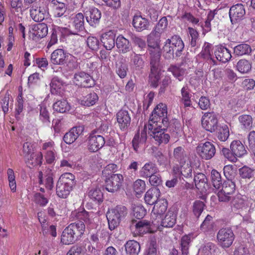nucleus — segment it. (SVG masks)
I'll list each match as a JSON object with an SVG mask.
<instances>
[{"mask_svg": "<svg viewBox=\"0 0 255 255\" xmlns=\"http://www.w3.org/2000/svg\"><path fill=\"white\" fill-rule=\"evenodd\" d=\"M168 124L167 106L164 104L160 103L152 112L148 125H150V128H153L156 125L168 126Z\"/></svg>", "mask_w": 255, "mask_h": 255, "instance_id": "nucleus-1", "label": "nucleus"}, {"mask_svg": "<svg viewBox=\"0 0 255 255\" xmlns=\"http://www.w3.org/2000/svg\"><path fill=\"white\" fill-rule=\"evenodd\" d=\"M127 214V209L123 206H117L107 213L109 229L112 231L119 225Z\"/></svg>", "mask_w": 255, "mask_h": 255, "instance_id": "nucleus-2", "label": "nucleus"}, {"mask_svg": "<svg viewBox=\"0 0 255 255\" xmlns=\"http://www.w3.org/2000/svg\"><path fill=\"white\" fill-rule=\"evenodd\" d=\"M235 239V235L230 228H223L219 230L217 235L218 245L224 249L232 246Z\"/></svg>", "mask_w": 255, "mask_h": 255, "instance_id": "nucleus-3", "label": "nucleus"}, {"mask_svg": "<svg viewBox=\"0 0 255 255\" xmlns=\"http://www.w3.org/2000/svg\"><path fill=\"white\" fill-rule=\"evenodd\" d=\"M168 126L156 125L153 128H150V125H147L149 133L159 143H167L169 140L170 136L167 133H165L164 130Z\"/></svg>", "mask_w": 255, "mask_h": 255, "instance_id": "nucleus-4", "label": "nucleus"}, {"mask_svg": "<svg viewBox=\"0 0 255 255\" xmlns=\"http://www.w3.org/2000/svg\"><path fill=\"white\" fill-rule=\"evenodd\" d=\"M167 202L164 199H160L154 204L151 215L153 219L152 223L155 226L159 225L162 215L165 212L167 208Z\"/></svg>", "mask_w": 255, "mask_h": 255, "instance_id": "nucleus-5", "label": "nucleus"}, {"mask_svg": "<svg viewBox=\"0 0 255 255\" xmlns=\"http://www.w3.org/2000/svg\"><path fill=\"white\" fill-rule=\"evenodd\" d=\"M196 151L201 158L209 160L215 155L216 148L212 143L206 141L203 143H200L196 147Z\"/></svg>", "mask_w": 255, "mask_h": 255, "instance_id": "nucleus-6", "label": "nucleus"}, {"mask_svg": "<svg viewBox=\"0 0 255 255\" xmlns=\"http://www.w3.org/2000/svg\"><path fill=\"white\" fill-rule=\"evenodd\" d=\"M124 181V177L121 174H112L106 180V189L110 192L118 191L122 186Z\"/></svg>", "mask_w": 255, "mask_h": 255, "instance_id": "nucleus-7", "label": "nucleus"}, {"mask_svg": "<svg viewBox=\"0 0 255 255\" xmlns=\"http://www.w3.org/2000/svg\"><path fill=\"white\" fill-rule=\"evenodd\" d=\"M202 125L206 130L214 132L218 127V120L214 113H206L202 118Z\"/></svg>", "mask_w": 255, "mask_h": 255, "instance_id": "nucleus-8", "label": "nucleus"}, {"mask_svg": "<svg viewBox=\"0 0 255 255\" xmlns=\"http://www.w3.org/2000/svg\"><path fill=\"white\" fill-rule=\"evenodd\" d=\"M48 33V27L44 23H39L34 24L32 27V31L30 34V38L35 41H38L44 37Z\"/></svg>", "mask_w": 255, "mask_h": 255, "instance_id": "nucleus-9", "label": "nucleus"}, {"mask_svg": "<svg viewBox=\"0 0 255 255\" xmlns=\"http://www.w3.org/2000/svg\"><path fill=\"white\" fill-rule=\"evenodd\" d=\"M74 83L78 86L89 88L94 85V81L92 77L84 72L76 73L74 78Z\"/></svg>", "mask_w": 255, "mask_h": 255, "instance_id": "nucleus-10", "label": "nucleus"}, {"mask_svg": "<svg viewBox=\"0 0 255 255\" xmlns=\"http://www.w3.org/2000/svg\"><path fill=\"white\" fill-rule=\"evenodd\" d=\"M104 138L95 132L90 134L88 140V149L92 152H96L101 148L105 144Z\"/></svg>", "mask_w": 255, "mask_h": 255, "instance_id": "nucleus-11", "label": "nucleus"}, {"mask_svg": "<svg viewBox=\"0 0 255 255\" xmlns=\"http://www.w3.org/2000/svg\"><path fill=\"white\" fill-rule=\"evenodd\" d=\"M54 142L50 140L43 143L42 150L46 161L48 164H51L54 162L56 158V152L54 149Z\"/></svg>", "mask_w": 255, "mask_h": 255, "instance_id": "nucleus-12", "label": "nucleus"}, {"mask_svg": "<svg viewBox=\"0 0 255 255\" xmlns=\"http://www.w3.org/2000/svg\"><path fill=\"white\" fill-rule=\"evenodd\" d=\"M117 120L120 128L125 130L130 126L131 118L129 113L126 110H120L117 114Z\"/></svg>", "mask_w": 255, "mask_h": 255, "instance_id": "nucleus-13", "label": "nucleus"}, {"mask_svg": "<svg viewBox=\"0 0 255 255\" xmlns=\"http://www.w3.org/2000/svg\"><path fill=\"white\" fill-rule=\"evenodd\" d=\"M150 71L152 73L160 72L161 69V64L160 62L161 54L160 50L153 51L150 49Z\"/></svg>", "mask_w": 255, "mask_h": 255, "instance_id": "nucleus-14", "label": "nucleus"}, {"mask_svg": "<svg viewBox=\"0 0 255 255\" xmlns=\"http://www.w3.org/2000/svg\"><path fill=\"white\" fill-rule=\"evenodd\" d=\"M84 128L82 126H79L72 128L67 132L63 137L64 141L67 144L73 143L77 138L83 133Z\"/></svg>", "mask_w": 255, "mask_h": 255, "instance_id": "nucleus-15", "label": "nucleus"}, {"mask_svg": "<svg viewBox=\"0 0 255 255\" xmlns=\"http://www.w3.org/2000/svg\"><path fill=\"white\" fill-rule=\"evenodd\" d=\"M99 97L95 92H91L85 95H79L77 100L79 104L85 106H92L98 101Z\"/></svg>", "mask_w": 255, "mask_h": 255, "instance_id": "nucleus-16", "label": "nucleus"}, {"mask_svg": "<svg viewBox=\"0 0 255 255\" xmlns=\"http://www.w3.org/2000/svg\"><path fill=\"white\" fill-rule=\"evenodd\" d=\"M101 40L104 46L108 50H112L115 45V34L112 30L102 34Z\"/></svg>", "mask_w": 255, "mask_h": 255, "instance_id": "nucleus-17", "label": "nucleus"}, {"mask_svg": "<svg viewBox=\"0 0 255 255\" xmlns=\"http://www.w3.org/2000/svg\"><path fill=\"white\" fill-rule=\"evenodd\" d=\"M68 54L62 49H56L51 55V62L55 65H65Z\"/></svg>", "mask_w": 255, "mask_h": 255, "instance_id": "nucleus-18", "label": "nucleus"}, {"mask_svg": "<svg viewBox=\"0 0 255 255\" xmlns=\"http://www.w3.org/2000/svg\"><path fill=\"white\" fill-rule=\"evenodd\" d=\"M166 41L175 50V57H180L184 48V44L181 38L179 36L174 35L171 39H167Z\"/></svg>", "mask_w": 255, "mask_h": 255, "instance_id": "nucleus-19", "label": "nucleus"}, {"mask_svg": "<svg viewBox=\"0 0 255 255\" xmlns=\"http://www.w3.org/2000/svg\"><path fill=\"white\" fill-rule=\"evenodd\" d=\"M157 172L158 168L156 165L151 161H149L145 163L140 168L139 173L140 177L148 178L153 174L157 173Z\"/></svg>", "mask_w": 255, "mask_h": 255, "instance_id": "nucleus-20", "label": "nucleus"}, {"mask_svg": "<svg viewBox=\"0 0 255 255\" xmlns=\"http://www.w3.org/2000/svg\"><path fill=\"white\" fill-rule=\"evenodd\" d=\"M150 223L146 220L138 221L135 225H132L131 230H134V233L136 235H142L150 231Z\"/></svg>", "mask_w": 255, "mask_h": 255, "instance_id": "nucleus-21", "label": "nucleus"}, {"mask_svg": "<svg viewBox=\"0 0 255 255\" xmlns=\"http://www.w3.org/2000/svg\"><path fill=\"white\" fill-rule=\"evenodd\" d=\"M160 191L158 188H151L145 193L144 196L145 202L149 205H152L155 204L159 200Z\"/></svg>", "mask_w": 255, "mask_h": 255, "instance_id": "nucleus-22", "label": "nucleus"}, {"mask_svg": "<svg viewBox=\"0 0 255 255\" xmlns=\"http://www.w3.org/2000/svg\"><path fill=\"white\" fill-rule=\"evenodd\" d=\"M215 55L217 59L223 63L229 61L232 58L231 51L225 47L222 46L216 48Z\"/></svg>", "mask_w": 255, "mask_h": 255, "instance_id": "nucleus-23", "label": "nucleus"}, {"mask_svg": "<svg viewBox=\"0 0 255 255\" xmlns=\"http://www.w3.org/2000/svg\"><path fill=\"white\" fill-rule=\"evenodd\" d=\"M146 127L145 126L144 129L140 133L138 132L135 134L132 139V146L136 152H138L139 148L144 144L146 141L147 134L146 131L145 130V128Z\"/></svg>", "mask_w": 255, "mask_h": 255, "instance_id": "nucleus-24", "label": "nucleus"}, {"mask_svg": "<svg viewBox=\"0 0 255 255\" xmlns=\"http://www.w3.org/2000/svg\"><path fill=\"white\" fill-rule=\"evenodd\" d=\"M230 149L235 157H241L247 153V150L241 141L235 140L230 144Z\"/></svg>", "mask_w": 255, "mask_h": 255, "instance_id": "nucleus-25", "label": "nucleus"}, {"mask_svg": "<svg viewBox=\"0 0 255 255\" xmlns=\"http://www.w3.org/2000/svg\"><path fill=\"white\" fill-rule=\"evenodd\" d=\"M212 45L208 42H205L203 46L202 50L198 56L206 60L209 64L214 65L216 62L211 55Z\"/></svg>", "mask_w": 255, "mask_h": 255, "instance_id": "nucleus-26", "label": "nucleus"}, {"mask_svg": "<svg viewBox=\"0 0 255 255\" xmlns=\"http://www.w3.org/2000/svg\"><path fill=\"white\" fill-rule=\"evenodd\" d=\"M116 43L119 51L123 53L128 52L131 48L129 41L122 35H119L117 37Z\"/></svg>", "mask_w": 255, "mask_h": 255, "instance_id": "nucleus-27", "label": "nucleus"}, {"mask_svg": "<svg viewBox=\"0 0 255 255\" xmlns=\"http://www.w3.org/2000/svg\"><path fill=\"white\" fill-rule=\"evenodd\" d=\"M194 182L196 188L201 192H205L208 188L207 178L205 174L198 173L194 176Z\"/></svg>", "mask_w": 255, "mask_h": 255, "instance_id": "nucleus-28", "label": "nucleus"}, {"mask_svg": "<svg viewBox=\"0 0 255 255\" xmlns=\"http://www.w3.org/2000/svg\"><path fill=\"white\" fill-rule=\"evenodd\" d=\"M132 24L137 31H141L148 28L150 21L145 17H133Z\"/></svg>", "mask_w": 255, "mask_h": 255, "instance_id": "nucleus-29", "label": "nucleus"}, {"mask_svg": "<svg viewBox=\"0 0 255 255\" xmlns=\"http://www.w3.org/2000/svg\"><path fill=\"white\" fill-rule=\"evenodd\" d=\"M68 227L71 231L73 232L77 240H78L84 234L85 229V225L81 221L72 223Z\"/></svg>", "mask_w": 255, "mask_h": 255, "instance_id": "nucleus-30", "label": "nucleus"}, {"mask_svg": "<svg viewBox=\"0 0 255 255\" xmlns=\"http://www.w3.org/2000/svg\"><path fill=\"white\" fill-rule=\"evenodd\" d=\"M25 159L27 166L30 168L36 165H40L42 162L43 153L41 152L37 153H32L29 157H26Z\"/></svg>", "mask_w": 255, "mask_h": 255, "instance_id": "nucleus-31", "label": "nucleus"}, {"mask_svg": "<svg viewBox=\"0 0 255 255\" xmlns=\"http://www.w3.org/2000/svg\"><path fill=\"white\" fill-rule=\"evenodd\" d=\"M125 246L128 255H138L140 250L139 244L134 240L128 241Z\"/></svg>", "mask_w": 255, "mask_h": 255, "instance_id": "nucleus-32", "label": "nucleus"}, {"mask_svg": "<svg viewBox=\"0 0 255 255\" xmlns=\"http://www.w3.org/2000/svg\"><path fill=\"white\" fill-rule=\"evenodd\" d=\"M176 214L173 212L169 211L164 219L161 218L159 223L162 227L171 228L176 223Z\"/></svg>", "mask_w": 255, "mask_h": 255, "instance_id": "nucleus-33", "label": "nucleus"}, {"mask_svg": "<svg viewBox=\"0 0 255 255\" xmlns=\"http://www.w3.org/2000/svg\"><path fill=\"white\" fill-rule=\"evenodd\" d=\"M73 187L62 184L57 181L56 187L57 195L61 198H66L72 191Z\"/></svg>", "mask_w": 255, "mask_h": 255, "instance_id": "nucleus-34", "label": "nucleus"}, {"mask_svg": "<svg viewBox=\"0 0 255 255\" xmlns=\"http://www.w3.org/2000/svg\"><path fill=\"white\" fill-rule=\"evenodd\" d=\"M130 63L134 69L139 70L143 68L144 62L141 58V55L132 52L130 54Z\"/></svg>", "mask_w": 255, "mask_h": 255, "instance_id": "nucleus-35", "label": "nucleus"}, {"mask_svg": "<svg viewBox=\"0 0 255 255\" xmlns=\"http://www.w3.org/2000/svg\"><path fill=\"white\" fill-rule=\"evenodd\" d=\"M73 232L71 231L68 227H66L62 233L61 237V242L65 245L73 244L77 240Z\"/></svg>", "mask_w": 255, "mask_h": 255, "instance_id": "nucleus-36", "label": "nucleus"}, {"mask_svg": "<svg viewBox=\"0 0 255 255\" xmlns=\"http://www.w3.org/2000/svg\"><path fill=\"white\" fill-rule=\"evenodd\" d=\"M238 119L242 129L249 130L253 128V119L251 116L243 115L239 116Z\"/></svg>", "mask_w": 255, "mask_h": 255, "instance_id": "nucleus-37", "label": "nucleus"}, {"mask_svg": "<svg viewBox=\"0 0 255 255\" xmlns=\"http://www.w3.org/2000/svg\"><path fill=\"white\" fill-rule=\"evenodd\" d=\"M181 101L183 104L184 108L190 107L192 106L191 101V95L189 93V89L188 86H185L181 89Z\"/></svg>", "mask_w": 255, "mask_h": 255, "instance_id": "nucleus-38", "label": "nucleus"}, {"mask_svg": "<svg viewBox=\"0 0 255 255\" xmlns=\"http://www.w3.org/2000/svg\"><path fill=\"white\" fill-rule=\"evenodd\" d=\"M251 52V46L246 43L238 44L234 48V53L238 56L249 54Z\"/></svg>", "mask_w": 255, "mask_h": 255, "instance_id": "nucleus-39", "label": "nucleus"}, {"mask_svg": "<svg viewBox=\"0 0 255 255\" xmlns=\"http://www.w3.org/2000/svg\"><path fill=\"white\" fill-rule=\"evenodd\" d=\"M39 106V120L45 125L49 126L50 124L49 113L46 105L42 103Z\"/></svg>", "mask_w": 255, "mask_h": 255, "instance_id": "nucleus-40", "label": "nucleus"}, {"mask_svg": "<svg viewBox=\"0 0 255 255\" xmlns=\"http://www.w3.org/2000/svg\"><path fill=\"white\" fill-rule=\"evenodd\" d=\"M246 198L240 194H237L232 200V207L237 210L243 208L246 205Z\"/></svg>", "mask_w": 255, "mask_h": 255, "instance_id": "nucleus-41", "label": "nucleus"}, {"mask_svg": "<svg viewBox=\"0 0 255 255\" xmlns=\"http://www.w3.org/2000/svg\"><path fill=\"white\" fill-rule=\"evenodd\" d=\"M75 176L71 173H65L59 177L58 181L62 184L72 187L75 184Z\"/></svg>", "mask_w": 255, "mask_h": 255, "instance_id": "nucleus-42", "label": "nucleus"}, {"mask_svg": "<svg viewBox=\"0 0 255 255\" xmlns=\"http://www.w3.org/2000/svg\"><path fill=\"white\" fill-rule=\"evenodd\" d=\"M237 69L242 74L248 73L252 69V63L246 59H241L237 63Z\"/></svg>", "mask_w": 255, "mask_h": 255, "instance_id": "nucleus-43", "label": "nucleus"}, {"mask_svg": "<svg viewBox=\"0 0 255 255\" xmlns=\"http://www.w3.org/2000/svg\"><path fill=\"white\" fill-rule=\"evenodd\" d=\"M173 155L180 164L185 163L188 160V157L186 153L185 152L184 148L181 146L174 149Z\"/></svg>", "mask_w": 255, "mask_h": 255, "instance_id": "nucleus-44", "label": "nucleus"}, {"mask_svg": "<svg viewBox=\"0 0 255 255\" xmlns=\"http://www.w3.org/2000/svg\"><path fill=\"white\" fill-rule=\"evenodd\" d=\"M54 111L63 113L69 111L70 106L68 102L65 100H58L53 106Z\"/></svg>", "mask_w": 255, "mask_h": 255, "instance_id": "nucleus-45", "label": "nucleus"}, {"mask_svg": "<svg viewBox=\"0 0 255 255\" xmlns=\"http://www.w3.org/2000/svg\"><path fill=\"white\" fill-rule=\"evenodd\" d=\"M38 182L40 184H44L47 190H51L53 187V180L51 174L46 176V178L43 179V173L41 171L38 173Z\"/></svg>", "mask_w": 255, "mask_h": 255, "instance_id": "nucleus-46", "label": "nucleus"}, {"mask_svg": "<svg viewBox=\"0 0 255 255\" xmlns=\"http://www.w3.org/2000/svg\"><path fill=\"white\" fill-rule=\"evenodd\" d=\"M63 82L59 78L54 77L51 82L50 87L51 92L53 94H58L60 93V90L63 87Z\"/></svg>", "mask_w": 255, "mask_h": 255, "instance_id": "nucleus-47", "label": "nucleus"}, {"mask_svg": "<svg viewBox=\"0 0 255 255\" xmlns=\"http://www.w3.org/2000/svg\"><path fill=\"white\" fill-rule=\"evenodd\" d=\"M72 214L76 216L77 219L84 221L86 224H90L92 222V219L90 218L92 214H89L85 210L81 211H75Z\"/></svg>", "mask_w": 255, "mask_h": 255, "instance_id": "nucleus-48", "label": "nucleus"}, {"mask_svg": "<svg viewBox=\"0 0 255 255\" xmlns=\"http://www.w3.org/2000/svg\"><path fill=\"white\" fill-rule=\"evenodd\" d=\"M211 179L213 186L216 189H219L222 186L221 176L219 172L213 169L211 171Z\"/></svg>", "mask_w": 255, "mask_h": 255, "instance_id": "nucleus-49", "label": "nucleus"}, {"mask_svg": "<svg viewBox=\"0 0 255 255\" xmlns=\"http://www.w3.org/2000/svg\"><path fill=\"white\" fill-rule=\"evenodd\" d=\"M245 14V10L242 4L233 5L230 9L229 16H244Z\"/></svg>", "mask_w": 255, "mask_h": 255, "instance_id": "nucleus-50", "label": "nucleus"}, {"mask_svg": "<svg viewBox=\"0 0 255 255\" xmlns=\"http://www.w3.org/2000/svg\"><path fill=\"white\" fill-rule=\"evenodd\" d=\"M188 33L191 37L190 45L192 47L195 48L194 49L195 50L199 47V45L198 43V32L193 28L189 27Z\"/></svg>", "mask_w": 255, "mask_h": 255, "instance_id": "nucleus-51", "label": "nucleus"}, {"mask_svg": "<svg viewBox=\"0 0 255 255\" xmlns=\"http://www.w3.org/2000/svg\"><path fill=\"white\" fill-rule=\"evenodd\" d=\"M214 223L212 220V217L207 215L200 226V229L204 232H207L213 230Z\"/></svg>", "mask_w": 255, "mask_h": 255, "instance_id": "nucleus-52", "label": "nucleus"}, {"mask_svg": "<svg viewBox=\"0 0 255 255\" xmlns=\"http://www.w3.org/2000/svg\"><path fill=\"white\" fill-rule=\"evenodd\" d=\"M65 64H66L67 69L69 71L73 70L78 67L77 58L70 54H68Z\"/></svg>", "mask_w": 255, "mask_h": 255, "instance_id": "nucleus-53", "label": "nucleus"}, {"mask_svg": "<svg viewBox=\"0 0 255 255\" xmlns=\"http://www.w3.org/2000/svg\"><path fill=\"white\" fill-rule=\"evenodd\" d=\"M175 52L173 46H171L168 42L166 41L163 47V55L165 58L170 59L174 57V52Z\"/></svg>", "mask_w": 255, "mask_h": 255, "instance_id": "nucleus-54", "label": "nucleus"}, {"mask_svg": "<svg viewBox=\"0 0 255 255\" xmlns=\"http://www.w3.org/2000/svg\"><path fill=\"white\" fill-rule=\"evenodd\" d=\"M191 242V237L189 235H185L183 236L180 241V245L181 251L183 254L187 255L189 244Z\"/></svg>", "mask_w": 255, "mask_h": 255, "instance_id": "nucleus-55", "label": "nucleus"}, {"mask_svg": "<svg viewBox=\"0 0 255 255\" xmlns=\"http://www.w3.org/2000/svg\"><path fill=\"white\" fill-rule=\"evenodd\" d=\"M168 71L171 72L173 76L181 81L183 79L185 71L183 69L175 66H171L168 68Z\"/></svg>", "mask_w": 255, "mask_h": 255, "instance_id": "nucleus-56", "label": "nucleus"}, {"mask_svg": "<svg viewBox=\"0 0 255 255\" xmlns=\"http://www.w3.org/2000/svg\"><path fill=\"white\" fill-rule=\"evenodd\" d=\"M180 171L182 175L185 177H189L192 175V167L190 163L187 161L185 163L180 164Z\"/></svg>", "mask_w": 255, "mask_h": 255, "instance_id": "nucleus-57", "label": "nucleus"}, {"mask_svg": "<svg viewBox=\"0 0 255 255\" xmlns=\"http://www.w3.org/2000/svg\"><path fill=\"white\" fill-rule=\"evenodd\" d=\"M89 196L92 200L99 203L103 201V194L99 189H91L89 192Z\"/></svg>", "mask_w": 255, "mask_h": 255, "instance_id": "nucleus-58", "label": "nucleus"}, {"mask_svg": "<svg viewBox=\"0 0 255 255\" xmlns=\"http://www.w3.org/2000/svg\"><path fill=\"white\" fill-rule=\"evenodd\" d=\"M160 40H156L154 37L150 38V35L149 34L147 38L149 51H150V49H152L153 51L160 50Z\"/></svg>", "mask_w": 255, "mask_h": 255, "instance_id": "nucleus-59", "label": "nucleus"}, {"mask_svg": "<svg viewBox=\"0 0 255 255\" xmlns=\"http://www.w3.org/2000/svg\"><path fill=\"white\" fill-rule=\"evenodd\" d=\"M145 182L143 180L138 179L133 183V190L137 194L143 193L145 190Z\"/></svg>", "mask_w": 255, "mask_h": 255, "instance_id": "nucleus-60", "label": "nucleus"}, {"mask_svg": "<svg viewBox=\"0 0 255 255\" xmlns=\"http://www.w3.org/2000/svg\"><path fill=\"white\" fill-rule=\"evenodd\" d=\"M235 187L234 182L232 180H228L223 184L221 190L225 194L231 195L234 192Z\"/></svg>", "mask_w": 255, "mask_h": 255, "instance_id": "nucleus-61", "label": "nucleus"}, {"mask_svg": "<svg viewBox=\"0 0 255 255\" xmlns=\"http://www.w3.org/2000/svg\"><path fill=\"white\" fill-rule=\"evenodd\" d=\"M130 39L132 43L137 46L141 50H143L145 48V41L141 37L132 34Z\"/></svg>", "mask_w": 255, "mask_h": 255, "instance_id": "nucleus-62", "label": "nucleus"}, {"mask_svg": "<svg viewBox=\"0 0 255 255\" xmlns=\"http://www.w3.org/2000/svg\"><path fill=\"white\" fill-rule=\"evenodd\" d=\"M229 136V130L226 125L221 127L218 131V138L221 141H226Z\"/></svg>", "mask_w": 255, "mask_h": 255, "instance_id": "nucleus-63", "label": "nucleus"}, {"mask_svg": "<svg viewBox=\"0 0 255 255\" xmlns=\"http://www.w3.org/2000/svg\"><path fill=\"white\" fill-rule=\"evenodd\" d=\"M239 173L243 178L250 179L254 175V171L247 166H244L240 168Z\"/></svg>", "mask_w": 255, "mask_h": 255, "instance_id": "nucleus-64", "label": "nucleus"}]
</instances>
